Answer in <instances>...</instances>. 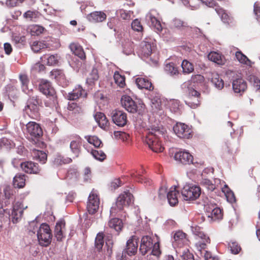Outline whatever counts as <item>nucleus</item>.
Segmentation results:
<instances>
[{
	"label": "nucleus",
	"instance_id": "423d86ee",
	"mask_svg": "<svg viewBox=\"0 0 260 260\" xmlns=\"http://www.w3.org/2000/svg\"><path fill=\"white\" fill-rule=\"evenodd\" d=\"M37 236L39 244L47 247L51 242L52 234L49 226L45 223L42 224L38 231Z\"/></svg>",
	"mask_w": 260,
	"mask_h": 260
},
{
	"label": "nucleus",
	"instance_id": "0e129e2a",
	"mask_svg": "<svg viewBox=\"0 0 260 260\" xmlns=\"http://www.w3.org/2000/svg\"><path fill=\"white\" fill-rule=\"evenodd\" d=\"M230 247L232 252L235 254L238 253L241 250L240 247L235 242L232 243Z\"/></svg>",
	"mask_w": 260,
	"mask_h": 260
},
{
	"label": "nucleus",
	"instance_id": "9b49d317",
	"mask_svg": "<svg viewBox=\"0 0 260 260\" xmlns=\"http://www.w3.org/2000/svg\"><path fill=\"white\" fill-rule=\"evenodd\" d=\"M100 199L98 196L91 192L88 197L87 209L89 214H94L99 209Z\"/></svg>",
	"mask_w": 260,
	"mask_h": 260
},
{
	"label": "nucleus",
	"instance_id": "a211bd4d",
	"mask_svg": "<svg viewBox=\"0 0 260 260\" xmlns=\"http://www.w3.org/2000/svg\"><path fill=\"white\" fill-rule=\"evenodd\" d=\"M122 106L128 112L135 113L137 110V105L131 97L128 95H123L121 98Z\"/></svg>",
	"mask_w": 260,
	"mask_h": 260
},
{
	"label": "nucleus",
	"instance_id": "864d4df0",
	"mask_svg": "<svg viewBox=\"0 0 260 260\" xmlns=\"http://www.w3.org/2000/svg\"><path fill=\"white\" fill-rule=\"evenodd\" d=\"M165 71L171 75H176L178 73V71L177 68L174 66L173 63H169L165 67Z\"/></svg>",
	"mask_w": 260,
	"mask_h": 260
},
{
	"label": "nucleus",
	"instance_id": "8fccbe9b",
	"mask_svg": "<svg viewBox=\"0 0 260 260\" xmlns=\"http://www.w3.org/2000/svg\"><path fill=\"white\" fill-rule=\"evenodd\" d=\"M198 254L201 257H204L205 260H219L217 256L213 255L210 252L206 250L200 252Z\"/></svg>",
	"mask_w": 260,
	"mask_h": 260
},
{
	"label": "nucleus",
	"instance_id": "cd10ccee",
	"mask_svg": "<svg viewBox=\"0 0 260 260\" xmlns=\"http://www.w3.org/2000/svg\"><path fill=\"white\" fill-rule=\"evenodd\" d=\"M214 183H213L212 181L208 179H203L201 181V184L205 187L208 191H213L215 190L220 180L219 179H215L214 180Z\"/></svg>",
	"mask_w": 260,
	"mask_h": 260
},
{
	"label": "nucleus",
	"instance_id": "4468645a",
	"mask_svg": "<svg viewBox=\"0 0 260 260\" xmlns=\"http://www.w3.org/2000/svg\"><path fill=\"white\" fill-rule=\"evenodd\" d=\"M27 208V206L24 207L23 204L19 202H16L13 206V209L12 211L11 220L13 223L18 222L22 216L23 210Z\"/></svg>",
	"mask_w": 260,
	"mask_h": 260
},
{
	"label": "nucleus",
	"instance_id": "c03bdc74",
	"mask_svg": "<svg viewBox=\"0 0 260 260\" xmlns=\"http://www.w3.org/2000/svg\"><path fill=\"white\" fill-rule=\"evenodd\" d=\"M183 72L186 74H189L194 70L192 64L186 60H184L181 64Z\"/></svg>",
	"mask_w": 260,
	"mask_h": 260
},
{
	"label": "nucleus",
	"instance_id": "f704fd0d",
	"mask_svg": "<svg viewBox=\"0 0 260 260\" xmlns=\"http://www.w3.org/2000/svg\"><path fill=\"white\" fill-rule=\"evenodd\" d=\"M31 155L34 159L39 160L42 164H45L47 160V154L43 151L33 149L31 152Z\"/></svg>",
	"mask_w": 260,
	"mask_h": 260
},
{
	"label": "nucleus",
	"instance_id": "c85d7f7f",
	"mask_svg": "<svg viewBox=\"0 0 260 260\" xmlns=\"http://www.w3.org/2000/svg\"><path fill=\"white\" fill-rule=\"evenodd\" d=\"M26 176L22 174H17L13 178V184L14 187L21 188L25 185Z\"/></svg>",
	"mask_w": 260,
	"mask_h": 260
},
{
	"label": "nucleus",
	"instance_id": "a19ab883",
	"mask_svg": "<svg viewBox=\"0 0 260 260\" xmlns=\"http://www.w3.org/2000/svg\"><path fill=\"white\" fill-rule=\"evenodd\" d=\"M85 138L89 143L92 144L95 147H102L103 146L101 140L96 136H86Z\"/></svg>",
	"mask_w": 260,
	"mask_h": 260
},
{
	"label": "nucleus",
	"instance_id": "bb28decb",
	"mask_svg": "<svg viewBox=\"0 0 260 260\" xmlns=\"http://www.w3.org/2000/svg\"><path fill=\"white\" fill-rule=\"evenodd\" d=\"M86 95V93L85 90L83 89L81 86H78V87H76L75 89H73V90L69 93L68 95V99L71 101H74L80 96H83L85 97Z\"/></svg>",
	"mask_w": 260,
	"mask_h": 260
},
{
	"label": "nucleus",
	"instance_id": "393cba45",
	"mask_svg": "<svg viewBox=\"0 0 260 260\" xmlns=\"http://www.w3.org/2000/svg\"><path fill=\"white\" fill-rule=\"evenodd\" d=\"M178 191L176 190L175 186H172L170 188L167 193V197L168 202L171 206H176L178 203Z\"/></svg>",
	"mask_w": 260,
	"mask_h": 260
},
{
	"label": "nucleus",
	"instance_id": "dca6fc26",
	"mask_svg": "<svg viewBox=\"0 0 260 260\" xmlns=\"http://www.w3.org/2000/svg\"><path fill=\"white\" fill-rule=\"evenodd\" d=\"M205 210L206 212V215L208 218H211L213 220L221 219L222 214L221 209L216 207L215 205H205Z\"/></svg>",
	"mask_w": 260,
	"mask_h": 260
},
{
	"label": "nucleus",
	"instance_id": "ea45409f",
	"mask_svg": "<svg viewBox=\"0 0 260 260\" xmlns=\"http://www.w3.org/2000/svg\"><path fill=\"white\" fill-rule=\"evenodd\" d=\"M31 48L34 52H38L42 49L47 48V45L42 41H34L31 44Z\"/></svg>",
	"mask_w": 260,
	"mask_h": 260
},
{
	"label": "nucleus",
	"instance_id": "9d476101",
	"mask_svg": "<svg viewBox=\"0 0 260 260\" xmlns=\"http://www.w3.org/2000/svg\"><path fill=\"white\" fill-rule=\"evenodd\" d=\"M27 132L31 138L39 139L43 135L42 129L38 123L30 121L26 125Z\"/></svg>",
	"mask_w": 260,
	"mask_h": 260
},
{
	"label": "nucleus",
	"instance_id": "39448f33",
	"mask_svg": "<svg viewBox=\"0 0 260 260\" xmlns=\"http://www.w3.org/2000/svg\"><path fill=\"white\" fill-rule=\"evenodd\" d=\"M160 132V127L158 126L152 127L151 129L147 128V134H151V135L147 136V145L149 148L155 152H160L164 150L158 138L152 136L153 133Z\"/></svg>",
	"mask_w": 260,
	"mask_h": 260
},
{
	"label": "nucleus",
	"instance_id": "c756f323",
	"mask_svg": "<svg viewBox=\"0 0 260 260\" xmlns=\"http://www.w3.org/2000/svg\"><path fill=\"white\" fill-rule=\"evenodd\" d=\"M108 225L110 228L119 232L121 231L123 228V222L120 218H113L109 220Z\"/></svg>",
	"mask_w": 260,
	"mask_h": 260
},
{
	"label": "nucleus",
	"instance_id": "603ef678",
	"mask_svg": "<svg viewBox=\"0 0 260 260\" xmlns=\"http://www.w3.org/2000/svg\"><path fill=\"white\" fill-rule=\"evenodd\" d=\"M50 77L56 80L63 79L64 75L62 71L59 70H54L50 72Z\"/></svg>",
	"mask_w": 260,
	"mask_h": 260
},
{
	"label": "nucleus",
	"instance_id": "2f4dec72",
	"mask_svg": "<svg viewBox=\"0 0 260 260\" xmlns=\"http://www.w3.org/2000/svg\"><path fill=\"white\" fill-rule=\"evenodd\" d=\"M189 94L190 95L192 96V98L190 100L194 101H186L185 102L186 104H187L191 108H196L199 104V101L198 98L200 95V93L197 90L193 89H189Z\"/></svg>",
	"mask_w": 260,
	"mask_h": 260
},
{
	"label": "nucleus",
	"instance_id": "a878e982",
	"mask_svg": "<svg viewBox=\"0 0 260 260\" xmlns=\"http://www.w3.org/2000/svg\"><path fill=\"white\" fill-rule=\"evenodd\" d=\"M185 236V234L182 231L176 232L173 236V246L174 247H181L186 241Z\"/></svg>",
	"mask_w": 260,
	"mask_h": 260
},
{
	"label": "nucleus",
	"instance_id": "69168bd1",
	"mask_svg": "<svg viewBox=\"0 0 260 260\" xmlns=\"http://www.w3.org/2000/svg\"><path fill=\"white\" fill-rule=\"evenodd\" d=\"M112 242L111 240H108L106 242V245L107 246V249L106 254L108 256H111L112 253Z\"/></svg>",
	"mask_w": 260,
	"mask_h": 260
},
{
	"label": "nucleus",
	"instance_id": "f8f14e48",
	"mask_svg": "<svg viewBox=\"0 0 260 260\" xmlns=\"http://www.w3.org/2000/svg\"><path fill=\"white\" fill-rule=\"evenodd\" d=\"M113 122L118 126H124L127 123V115L122 111L115 110L111 113Z\"/></svg>",
	"mask_w": 260,
	"mask_h": 260
},
{
	"label": "nucleus",
	"instance_id": "5fc2aeb1",
	"mask_svg": "<svg viewBox=\"0 0 260 260\" xmlns=\"http://www.w3.org/2000/svg\"><path fill=\"white\" fill-rule=\"evenodd\" d=\"M178 103L177 101L175 100H167V102L166 103L165 106L169 108L170 110L173 112H176L178 107Z\"/></svg>",
	"mask_w": 260,
	"mask_h": 260
},
{
	"label": "nucleus",
	"instance_id": "de8ad7c7",
	"mask_svg": "<svg viewBox=\"0 0 260 260\" xmlns=\"http://www.w3.org/2000/svg\"><path fill=\"white\" fill-rule=\"evenodd\" d=\"M115 82L120 87H123L125 85V78L118 72L114 73L113 76Z\"/></svg>",
	"mask_w": 260,
	"mask_h": 260
},
{
	"label": "nucleus",
	"instance_id": "0eeeda50",
	"mask_svg": "<svg viewBox=\"0 0 260 260\" xmlns=\"http://www.w3.org/2000/svg\"><path fill=\"white\" fill-rule=\"evenodd\" d=\"M38 87L40 92L49 98L53 104H55L57 98L56 92L48 80L45 79L41 80Z\"/></svg>",
	"mask_w": 260,
	"mask_h": 260
},
{
	"label": "nucleus",
	"instance_id": "473e14b6",
	"mask_svg": "<svg viewBox=\"0 0 260 260\" xmlns=\"http://www.w3.org/2000/svg\"><path fill=\"white\" fill-rule=\"evenodd\" d=\"M208 57L209 60L218 64L222 65L224 64L225 59L224 57L216 52H210L208 54Z\"/></svg>",
	"mask_w": 260,
	"mask_h": 260
},
{
	"label": "nucleus",
	"instance_id": "6e6d98bb",
	"mask_svg": "<svg viewBox=\"0 0 260 260\" xmlns=\"http://www.w3.org/2000/svg\"><path fill=\"white\" fill-rule=\"evenodd\" d=\"M236 57L241 63L248 64V62H250V60L247 56L243 54L241 51H237L236 53Z\"/></svg>",
	"mask_w": 260,
	"mask_h": 260
},
{
	"label": "nucleus",
	"instance_id": "58836bf2",
	"mask_svg": "<svg viewBox=\"0 0 260 260\" xmlns=\"http://www.w3.org/2000/svg\"><path fill=\"white\" fill-rule=\"evenodd\" d=\"M72 153L74 154V157H77L80 152V143L79 141L73 140L71 141L70 145Z\"/></svg>",
	"mask_w": 260,
	"mask_h": 260
},
{
	"label": "nucleus",
	"instance_id": "a18cd8bd",
	"mask_svg": "<svg viewBox=\"0 0 260 260\" xmlns=\"http://www.w3.org/2000/svg\"><path fill=\"white\" fill-rule=\"evenodd\" d=\"M98 71L96 69H93L87 79V83L91 85L99 79Z\"/></svg>",
	"mask_w": 260,
	"mask_h": 260
},
{
	"label": "nucleus",
	"instance_id": "680f3d73",
	"mask_svg": "<svg viewBox=\"0 0 260 260\" xmlns=\"http://www.w3.org/2000/svg\"><path fill=\"white\" fill-rule=\"evenodd\" d=\"M132 28L134 30L140 31L142 30V26L140 24V22L138 19H135L132 23Z\"/></svg>",
	"mask_w": 260,
	"mask_h": 260
},
{
	"label": "nucleus",
	"instance_id": "5701e85b",
	"mask_svg": "<svg viewBox=\"0 0 260 260\" xmlns=\"http://www.w3.org/2000/svg\"><path fill=\"white\" fill-rule=\"evenodd\" d=\"M107 16L102 11H95L88 14L86 16L87 20L92 23L103 22L106 20Z\"/></svg>",
	"mask_w": 260,
	"mask_h": 260
},
{
	"label": "nucleus",
	"instance_id": "6e6552de",
	"mask_svg": "<svg viewBox=\"0 0 260 260\" xmlns=\"http://www.w3.org/2000/svg\"><path fill=\"white\" fill-rule=\"evenodd\" d=\"M181 193L184 200H194L201 194V188L196 185H185L181 190Z\"/></svg>",
	"mask_w": 260,
	"mask_h": 260
},
{
	"label": "nucleus",
	"instance_id": "338daca9",
	"mask_svg": "<svg viewBox=\"0 0 260 260\" xmlns=\"http://www.w3.org/2000/svg\"><path fill=\"white\" fill-rule=\"evenodd\" d=\"M122 184L121 181L119 179H115L111 183V187L112 189H115Z\"/></svg>",
	"mask_w": 260,
	"mask_h": 260
},
{
	"label": "nucleus",
	"instance_id": "e2e57ef3",
	"mask_svg": "<svg viewBox=\"0 0 260 260\" xmlns=\"http://www.w3.org/2000/svg\"><path fill=\"white\" fill-rule=\"evenodd\" d=\"M146 238L145 236H143L141 239L139 250L141 252L142 254L144 255L146 253V241L145 239Z\"/></svg>",
	"mask_w": 260,
	"mask_h": 260
},
{
	"label": "nucleus",
	"instance_id": "13d9d810",
	"mask_svg": "<svg viewBox=\"0 0 260 260\" xmlns=\"http://www.w3.org/2000/svg\"><path fill=\"white\" fill-rule=\"evenodd\" d=\"M68 109L70 111H74L75 113H79L82 112V108L74 102L69 103Z\"/></svg>",
	"mask_w": 260,
	"mask_h": 260
},
{
	"label": "nucleus",
	"instance_id": "774afa93",
	"mask_svg": "<svg viewBox=\"0 0 260 260\" xmlns=\"http://www.w3.org/2000/svg\"><path fill=\"white\" fill-rule=\"evenodd\" d=\"M254 12L257 21L260 23V7L256 3L254 5Z\"/></svg>",
	"mask_w": 260,
	"mask_h": 260
},
{
	"label": "nucleus",
	"instance_id": "49530a36",
	"mask_svg": "<svg viewBox=\"0 0 260 260\" xmlns=\"http://www.w3.org/2000/svg\"><path fill=\"white\" fill-rule=\"evenodd\" d=\"M104 235L103 233H99L95 239V247L96 249L100 251L102 249L104 245Z\"/></svg>",
	"mask_w": 260,
	"mask_h": 260
},
{
	"label": "nucleus",
	"instance_id": "09e8293b",
	"mask_svg": "<svg viewBox=\"0 0 260 260\" xmlns=\"http://www.w3.org/2000/svg\"><path fill=\"white\" fill-rule=\"evenodd\" d=\"M19 79L21 83V87L23 91L26 92L27 91H29L28 88V84L29 83V79L26 75H20L19 76Z\"/></svg>",
	"mask_w": 260,
	"mask_h": 260
},
{
	"label": "nucleus",
	"instance_id": "ddd939ff",
	"mask_svg": "<svg viewBox=\"0 0 260 260\" xmlns=\"http://www.w3.org/2000/svg\"><path fill=\"white\" fill-rule=\"evenodd\" d=\"M15 191L14 189L10 185H6L3 189V192L1 193V199L4 203L5 206H9L13 202V196Z\"/></svg>",
	"mask_w": 260,
	"mask_h": 260
},
{
	"label": "nucleus",
	"instance_id": "052dcab7",
	"mask_svg": "<svg viewBox=\"0 0 260 260\" xmlns=\"http://www.w3.org/2000/svg\"><path fill=\"white\" fill-rule=\"evenodd\" d=\"M136 83L139 89H146V80L144 78L138 77L136 78Z\"/></svg>",
	"mask_w": 260,
	"mask_h": 260
},
{
	"label": "nucleus",
	"instance_id": "7c9ffc66",
	"mask_svg": "<svg viewBox=\"0 0 260 260\" xmlns=\"http://www.w3.org/2000/svg\"><path fill=\"white\" fill-rule=\"evenodd\" d=\"M71 51L81 59H85L86 56L82 47L78 44L72 43L70 45Z\"/></svg>",
	"mask_w": 260,
	"mask_h": 260
},
{
	"label": "nucleus",
	"instance_id": "aec40b11",
	"mask_svg": "<svg viewBox=\"0 0 260 260\" xmlns=\"http://www.w3.org/2000/svg\"><path fill=\"white\" fill-rule=\"evenodd\" d=\"M197 240L195 243V247L198 253L205 250L207 245L210 243L211 240L209 237L205 234L201 237L196 238Z\"/></svg>",
	"mask_w": 260,
	"mask_h": 260
},
{
	"label": "nucleus",
	"instance_id": "b1692460",
	"mask_svg": "<svg viewBox=\"0 0 260 260\" xmlns=\"http://www.w3.org/2000/svg\"><path fill=\"white\" fill-rule=\"evenodd\" d=\"M66 223L64 220H60L56 222L54 230V235L58 241H60L64 238V230Z\"/></svg>",
	"mask_w": 260,
	"mask_h": 260
},
{
	"label": "nucleus",
	"instance_id": "1a4fd4ad",
	"mask_svg": "<svg viewBox=\"0 0 260 260\" xmlns=\"http://www.w3.org/2000/svg\"><path fill=\"white\" fill-rule=\"evenodd\" d=\"M176 135L180 138L189 139L192 136V131L188 125L183 123H177L173 127Z\"/></svg>",
	"mask_w": 260,
	"mask_h": 260
},
{
	"label": "nucleus",
	"instance_id": "20e7f679",
	"mask_svg": "<svg viewBox=\"0 0 260 260\" xmlns=\"http://www.w3.org/2000/svg\"><path fill=\"white\" fill-rule=\"evenodd\" d=\"M41 104V101L37 95L30 96L24 111L30 117L37 119L40 117L39 106Z\"/></svg>",
	"mask_w": 260,
	"mask_h": 260
},
{
	"label": "nucleus",
	"instance_id": "3c124183",
	"mask_svg": "<svg viewBox=\"0 0 260 260\" xmlns=\"http://www.w3.org/2000/svg\"><path fill=\"white\" fill-rule=\"evenodd\" d=\"M91 153L95 159L100 161H103L106 157L105 153L102 150H92Z\"/></svg>",
	"mask_w": 260,
	"mask_h": 260
},
{
	"label": "nucleus",
	"instance_id": "412c9836",
	"mask_svg": "<svg viewBox=\"0 0 260 260\" xmlns=\"http://www.w3.org/2000/svg\"><path fill=\"white\" fill-rule=\"evenodd\" d=\"M137 238L135 236L131 237L126 243V247L125 249V252L128 255H135L138 248Z\"/></svg>",
	"mask_w": 260,
	"mask_h": 260
},
{
	"label": "nucleus",
	"instance_id": "6ab92c4d",
	"mask_svg": "<svg viewBox=\"0 0 260 260\" xmlns=\"http://www.w3.org/2000/svg\"><path fill=\"white\" fill-rule=\"evenodd\" d=\"M232 86L233 91L237 93H243L247 87L246 82L240 77L233 80Z\"/></svg>",
	"mask_w": 260,
	"mask_h": 260
},
{
	"label": "nucleus",
	"instance_id": "f03ea898",
	"mask_svg": "<svg viewBox=\"0 0 260 260\" xmlns=\"http://www.w3.org/2000/svg\"><path fill=\"white\" fill-rule=\"evenodd\" d=\"M134 202V197L129 191H126L121 193L117 198L115 204L110 210L111 214H115L128 207Z\"/></svg>",
	"mask_w": 260,
	"mask_h": 260
},
{
	"label": "nucleus",
	"instance_id": "79ce46f5",
	"mask_svg": "<svg viewBox=\"0 0 260 260\" xmlns=\"http://www.w3.org/2000/svg\"><path fill=\"white\" fill-rule=\"evenodd\" d=\"M72 161L70 158H64L61 156H57L54 158L53 164L55 166H59L62 164H69Z\"/></svg>",
	"mask_w": 260,
	"mask_h": 260
},
{
	"label": "nucleus",
	"instance_id": "e433bc0d",
	"mask_svg": "<svg viewBox=\"0 0 260 260\" xmlns=\"http://www.w3.org/2000/svg\"><path fill=\"white\" fill-rule=\"evenodd\" d=\"M94 119L102 128H105L108 124V120L103 113H96L94 115Z\"/></svg>",
	"mask_w": 260,
	"mask_h": 260
},
{
	"label": "nucleus",
	"instance_id": "4c0bfd02",
	"mask_svg": "<svg viewBox=\"0 0 260 260\" xmlns=\"http://www.w3.org/2000/svg\"><path fill=\"white\" fill-rule=\"evenodd\" d=\"M211 81L214 86L218 89H222L224 86V81L218 74H213Z\"/></svg>",
	"mask_w": 260,
	"mask_h": 260
},
{
	"label": "nucleus",
	"instance_id": "4d7b16f0",
	"mask_svg": "<svg viewBox=\"0 0 260 260\" xmlns=\"http://www.w3.org/2000/svg\"><path fill=\"white\" fill-rule=\"evenodd\" d=\"M44 58L47 60V63L49 66H53L56 64L58 62V57L57 55H51L48 57L45 55L42 57V59Z\"/></svg>",
	"mask_w": 260,
	"mask_h": 260
},
{
	"label": "nucleus",
	"instance_id": "4be33fe9",
	"mask_svg": "<svg viewBox=\"0 0 260 260\" xmlns=\"http://www.w3.org/2000/svg\"><path fill=\"white\" fill-rule=\"evenodd\" d=\"M154 13H156L155 11H151L149 13V25L155 31L159 33L162 30V27L160 22L154 15Z\"/></svg>",
	"mask_w": 260,
	"mask_h": 260
},
{
	"label": "nucleus",
	"instance_id": "7ed1b4c3",
	"mask_svg": "<svg viewBox=\"0 0 260 260\" xmlns=\"http://www.w3.org/2000/svg\"><path fill=\"white\" fill-rule=\"evenodd\" d=\"M151 250L149 256H154L153 260H158L161 254L159 246V238L156 234H153L147 230V253Z\"/></svg>",
	"mask_w": 260,
	"mask_h": 260
},
{
	"label": "nucleus",
	"instance_id": "c9c22d12",
	"mask_svg": "<svg viewBox=\"0 0 260 260\" xmlns=\"http://www.w3.org/2000/svg\"><path fill=\"white\" fill-rule=\"evenodd\" d=\"M170 26L172 28L177 29H183L185 27H188L187 22L177 18L172 20L171 22Z\"/></svg>",
	"mask_w": 260,
	"mask_h": 260
},
{
	"label": "nucleus",
	"instance_id": "bf43d9fd",
	"mask_svg": "<svg viewBox=\"0 0 260 260\" xmlns=\"http://www.w3.org/2000/svg\"><path fill=\"white\" fill-rule=\"evenodd\" d=\"M191 231L193 235L196 236V238L201 237V236H204L205 234L203 232L201 228L197 225L192 226L191 227Z\"/></svg>",
	"mask_w": 260,
	"mask_h": 260
},
{
	"label": "nucleus",
	"instance_id": "72a5a7b5",
	"mask_svg": "<svg viewBox=\"0 0 260 260\" xmlns=\"http://www.w3.org/2000/svg\"><path fill=\"white\" fill-rule=\"evenodd\" d=\"M151 54H153V58L150 57V60L151 61V64L155 66L157 64L158 59L156 48L153 44H150L147 43V56Z\"/></svg>",
	"mask_w": 260,
	"mask_h": 260
},
{
	"label": "nucleus",
	"instance_id": "37998d69",
	"mask_svg": "<svg viewBox=\"0 0 260 260\" xmlns=\"http://www.w3.org/2000/svg\"><path fill=\"white\" fill-rule=\"evenodd\" d=\"M215 10L224 23L229 22L230 17L223 9L217 7L215 9Z\"/></svg>",
	"mask_w": 260,
	"mask_h": 260
},
{
	"label": "nucleus",
	"instance_id": "f257e3e1",
	"mask_svg": "<svg viewBox=\"0 0 260 260\" xmlns=\"http://www.w3.org/2000/svg\"><path fill=\"white\" fill-rule=\"evenodd\" d=\"M149 102V112L153 116L155 120L159 121L165 116L162 106H165L167 99L161 97L156 91L147 94Z\"/></svg>",
	"mask_w": 260,
	"mask_h": 260
},
{
	"label": "nucleus",
	"instance_id": "f3484780",
	"mask_svg": "<svg viewBox=\"0 0 260 260\" xmlns=\"http://www.w3.org/2000/svg\"><path fill=\"white\" fill-rule=\"evenodd\" d=\"M174 157L176 161L184 165L190 164L193 161L192 156L185 150H180L176 152Z\"/></svg>",
	"mask_w": 260,
	"mask_h": 260
},
{
	"label": "nucleus",
	"instance_id": "2eb2a0df",
	"mask_svg": "<svg viewBox=\"0 0 260 260\" xmlns=\"http://www.w3.org/2000/svg\"><path fill=\"white\" fill-rule=\"evenodd\" d=\"M20 166L22 170L27 174H39L41 171L39 165L31 161L20 162Z\"/></svg>",
	"mask_w": 260,
	"mask_h": 260
}]
</instances>
